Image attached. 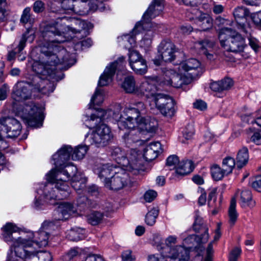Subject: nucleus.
<instances>
[{
	"mask_svg": "<svg viewBox=\"0 0 261 261\" xmlns=\"http://www.w3.org/2000/svg\"><path fill=\"white\" fill-rule=\"evenodd\" d=\"M44 39L46 42L41 47V51L46 56V63L45 64L40 61L33 63L32 69L37 75L34 77L32 85L38 91L47 94L53 91L49 81L54 79L55 66L60 64L68 68L72 63L67 50L55 44L63 42L64 40L48 38Z\"/></svg>",
	"mask_w": 261,
	"mask_h": 261,
	"instance_id": "nucleus-1",
	"label": "nucleus"
},
{
	"mask_svg": "<svg viewBox=\"0 0 261 261\" xmlns=\"http://www.w3.org/2000/svg\"><path fill=\"white\" fill-rule=\"evenodd\" d=\"M200 66V62L196 59L186 60L179 64L178 73L172 69H167L161 82L163 85L176 88L190 84L199 75Z\"/></svg>",
	"mask_w": 261,
	"mask_h": 261,
	"instance_id": "nucleus-2",
	"label": "nucleus"
},
{
	"mask_svg": "<svg viewBox=\"0 0 261 261\" xmlns=\"http://www.w3.org/2000/svg\"><path fill=\"white\" fill-rule=\"evenodd\" d=\"M80 173L77 172V168L72 164H66L57 169H52L47 174V180L56 184V188L61 192V196L54 195L49 196V198H58L64 199L69 195V187L67 181L71 178L77 177Z\"/></svg>",
	"mask_w": 261,
	"mask_h": 261,
	"instance_id": "nucleus-3",
	"label": "nucleus"
},
{
	"mask_svg": "<svg viewBox=\"0 0 261 261\" xmlns=\"http://www.w3.org/2000/svg\"><path fill=\"white\" fill-rule=\"evenodd\" d=\"M55 24L47 25L43 33L45 39L50 38L56 36H62L71 31L73 33H81L87 27L85 21L75 19L67 16L58 18Z\"/></svg>",
	"mask_w": 261,
	"mask_h": 261,
	"instance_id": "nucleus-4",
	"label": "nucleus"
},
{
	"mask_svg": "<svg viewBox=\"0 0 261 261\" xmlns=\"http://www.w3.org/2000/svg\"><path fill=\"white\" fill-rule=\"evenodd\" d=\"M51 225L52 223L44 222L40 229L32 234V238L19 237L14 241L22 248H25V251L29 253L30 255L35 257L40 248L47 245L49 239L48 230Z\"/></svg>",
	"mask_w": 261,
	"mask_h": 261,
	"instance_id": "nucleus-5",
	"label": "nucleus"
},
{
	"mask_svg": "<svg viewBox=\"0 0 261 261\" xmlns=\"http://www.w3.org/2000/svg\"><path fill=\"white\" fill-rule=\"evenodd\" d=\"M111 155L121 165L126 168V170L137 174L142 168L141 158L142 155L135 149H131L125 155L121 148L114 147L112 149Z\"/></svg>",
	"mask_w": 261,
	"mask_h": 261,
	"instance_id": "nucleus-6",
	"label": "nucleus"
},
{
	"mask_svg": "<svg viewBox=\"0 0 261 261\" xmlns=\"http://www.w3.org/2000/svg\"><path fill=\"white\" fill-rule=\"evenodd\" d=\"M219 39L221 46L229 51H242L246 46L244 38L230 28L221 29L219 32Z\"/></svg>",
	"mask_w": 261,
	"mask_h": 261,
	"instance_id": "nucleus-7",
	"label": "nucleus"
},
{
	"mask_svg": "<svg viewBox=\"0 0 261 261\" xmlns=\"http://www.w3.org/2000/svg\"><path fill=\"white\" fill-rule=\"evenodd\" d=\"M17 113L31 127H39L43 120L42 109L34 103L31 102L23 108H20Z\"/></svg>",
	"mask_w": 261,
	"mask_h": 261,
	"instance_id": "nucleus-8",
	"label": "nucleus"
},
{
	"mask_svg": "<svg viewBox=\"0 0 261 261\" xmlns=\"http://www.w3.org/2000/svg\"><path fill=\"white\" fill-rule=\"evenodd\" d=\"M113 138L110 128L102 124L88 133L86 137V142L90 144H94L97 147L105 146Z\"/></svg>",
	"mask_w": 261,
	"mask_h": 261,
	"instance_id": "nucleus-9",
	"label": "nucleus"
},
{
	"mask_svg": "<svg viewBox=\"0 0 261 261\" xmlns=\"http://www.w3.org/2000/svg\"><path fill=\"white\" fill-rule=\"evenodd\" d=\"M200 222V220L197 219L194 224L193 227L196 231H199L201 228L203 229L204 233L202 234V238H200L196 235H190L184 240L183 243L185 245H187L189 248H192L195 245V248L199 256L201 255L200 252H203L204 250L203 246L201 244L206 243L208 239L207 228L201 225Z\"/></svg>",
	"mask_w": 261,
	"mask_h": 261,
	"instance_id": "nucleus-10",
	"label": "nucleus"
},
{
	"mask_svg": "<svg viewBox=\"0 0 261 261\" xmlns=\"http://www.w3.org/2000/svg\"><path fill=\"white\" fill-rule=\"evenodd\" d=\"M150 105L151 109L156 108L162 115L167 117L170 118L175 114V102L168 96L158 94L154 98V101Z\"/></svg>",
	"mask_w": 261,
	"mask_h": 261,
	"instance_id": "nucleus-11",
	"label": "nucleus"
},
{
	"mask_svg": "<svg viewBox=\"0 0 261 261\" xmlns=\"http://www.w3.org/2000/svg\"><path fill=\"white\" fill-rule=\"evenodd\" d=\"M21 129V124L16 119L12 117L0 119V140L5 137H17L20 134Z\"/></svg>",
	"mask_w": 261,
	"mask_h": 261,
	"instance_id": "nucleus-12",
	"label": "nucleus"
},
{
	"mask_svg": "<svg viewBox=\"0 0 261 261\" xmlns=\"http://www.w3.org/2000/svg\"><path fill=\"white\" fill-rule=\"evenodd\" d=\"M125 169L120 167L114 171V174L111 176L110 181L106 182V187L108 188L118 190L126 186L130 181L128 174Z\"/></svg>",
	"mask_w": 261,
	"mask_h": 261,
	"instance_id": "nucleus-13",
	"label": "nucleus"
},
{
	"mask_svg": "<svg viewBox=\"0 0 261 261\" xmlns=\"http://www.w3.org/2000/svg\"><path fill=\"white\" fill-rule=\"evenodd\" d=\"M125 64V58L123 56L118 58L117 60L110 64L109 65L106 67L103 73L100 76L99 80V85L100 86L108 85L111 82L116 70H123Z\"/></svg>",
	"mask_w": 261,
	"mask_h": 261,
	"instance_id": "nucleus-14",
	"label": "nucleus"
},
{
	"mask_svg": "<svg viewBox=\"0 0 261 261\" xmlns=\"http://www.w3.org/2000/svg\"><path fill=\"white\" fill-rule=\"evenodd\" d=\"M158 53L160 57L153 60V63L156 66L160 65L162 60L165 62H171L175 59V45L170 41L164 40L159 46Z\"/></svg>",
	"mask_w": 261,
	"mask_h": 261,
	"instance_id": "nucleus-15",
	"label": "nucleus"
},
{
	"mask_svg": "<svg viewBox=\"0 0 261 261\" xmlns=\"http://www.w3.org/2000/svg\"><path fill=\"white\" fill-rule=\"evenodd\" d=\"M156 81V77H145V81L138 87L137 94L144 95L147 98L150 99V103H153L154 98L159 94L156 93L157 89L155 85Z\"/></svg>",
	"mask_w": 261,
	"mask_h": 261,
	"instance_id": "nucleus-16",
	"label": "nucleus"
},
{
	"mask_svg": "<svg viewBox=\"0 0 261 261\" xmlns=\"http://www.w3.org/2000/svg\"><path fill=\"white\" fill-rule=\"evenodd\" d=\"M32 86L27 82H18L14 87L12 97L17 101L29 99L31 96Z\"/></svg>",
	"mask_w": 261,
	"mask_h": 261,
	"instance_id": "nucleus-17",
	"label": "nucleus"
},
{
	"mask_svg": "<svg viewBox=\"0 0 261 261\" xmlns=\"http://www.w3.org/2000/svg\"><path fill=\"white\" fill-rule=\"evenodd\" d=\"M76 213V208L71 203H61L55 211V219L58 220H65L69 219Z\"/></svg>",
	"mask_w": 261,
	"mask_h": 261,
	"instance_id": "nucleus-18",
	"label": "nucleus"
},
{
	"mask_svg": "<svg viewBox=\"0 0 261 261\" xmlns=\"http://www.w3.org/2000/svg\"><path fill=\"white\" fill-rule=\"evenodd\" d=\"M167 256L170 261H189L190 258L189 251L181 245L170 248Z\"/></svg>",
	"mask_w": 261,
	"mask_h": 261,
	"instance_id": "nucleus-19",
	"label": "nucleus"
},
{
	"mask_svg": "<svg viewBox=\"0 0 261 261\" xmlns=\"http://www.w3.org/2000/svg\"><path fill=\"white\" fill-rule=\"evenodd\" d=\"M72 148L70 146L64 145L60 148L53 156V159L55 161V165L57 169L59 167L63 166L67 164V162L69 160L71 156V152Z\"/></svg>",
	"mask_w": 261,
	"mask_h": 261,
	"instance_id": "nucleus-20",
	"label": "nucleus"
},
{
	"mask_svg": "<svg viewBox=\"0 0 261 261\" xmlns=\"http://www.w3.org/2000/svg\"><path fill=\"white\" fill-rule=\"evenodd\" d=\"M29 254V253L25 251V248H22L14 241L11 246V251L9 254L6 261H24V258L30 259L34 257Z\"/></svg>",
	"mask_w": 261,
	"mask_h": 261,
	"instance_id": "nucleus-21",
	"label": "nucleus"
},
{
	"mask_svg": "<svg viewBox=\"0 0 261 261\" xmlns=\"http://www.w3.org/2000/svg\"><path fill=\"white\" fill-rule=\"evenodd\" d=\"M163 0H153L143 16L144 22L147 23L149 20L158 16L163 9Z\"/></svg>",
	"mask_w": 261,
	"mask_h": 261,
	"instance_id": "nucleus-22",
	"label": "nucleus"
},
{
	"mask_svg": "<svg viewBox=\"0 0 261 261\" xmlns=\"http://www.w3.org/2000/svg\"><path fill=\"white\" fill-rule=\"evenodd\" d=\"M214 42L208 39L198 41L195 44V47L199 50L200 54L205 55L210 60L214 59Z\"/></svg>",
	"mask_w": 261,
	"mask_h": 261,
	"instance_id": "nucleus-23",
	"label": "nucleus"
},
{
	"mask_svg": "<svg viewBox=\"0 0 261 261\" xmlns=\"http://www.w3.org/2000/svg\"><path fill=\"white\" fill-rule=\"evenodd\" d=\"M141 23L138 22L133 30L132 35L126 34L118 38L119 42L129 51L132 50L131 48L134 47L136 44V39L134 35L137 34L139 29L143 27Z\"/></svg>",
	"mask_w": 261,
	"mask_h": 261,
	"instance_id": "nucleus-24",
	"label": "nucleus"
},
{
	"mask_svg": "<svg viewBox=\"0 0 261 261\" xmlns=\"http://www.w3.org/2000/svg\"><path fill=\"white\" fill-rule=\"evenodd\" d=\"M117 168L110 164H100L95 169V172L101 179L103 180L106 185V182L110 180L109 176H112L114 173V171Z\"/></svg>",
	"mask_w": 261,
	"mask_h": 261,
	"instance_id": "nucleus-25",
	"label": "nucleus"
},
{
	"mask_svg": "<svg viewBox=\"0 0 261 261\" xmlns=\"http://www.w3.org/2000/svg\"><path fill=\"white\" fill-rule=\"evenodd\" d=\"M162 151L161 144L159 142H153L147 145L144 150L143 156L146 161L150 162L156 159Z\"/></svg>",
	"mask_w": 261,
	"mask_h": 261,
	"instance_id": "nucleus-26",
	"label": "nucleus"
},
{
	"mask_svg": "<svg viewBox=\"0 0 261 261\" xmlns=\"http://www.w3.org/2000/svg\"><path fill=\"white\" fill-rule=\"evenodd\" d=\"M158 126V122L154 118L144 119L141 118L140 120L139 125V134H141L143 131L149 133H153L155 131Z\"/></svg>",
	"mask_w": 261,
	"mask_h": 261,
	"instance_id": "nucleus-27",
	"label": "nucleus"
},
{
	"mask_svg": "<svg viewBox=\"0 0 261 261\" xmlns=\"http://www.w3.org/2000/svg\"><path fill=\"white\" fill-rule=\"evenodd\" d=\"M140 135L138 130H130L123 136L122 139L124 143L129 147L133 146L134 144H141L143 143Z\"/></svg>",
	"mask_w": 261,
	"mask_h": 261,
	"instance_id": "nucleus-28",
	"label": "nucleus"
},
{
	"mask_svg": "<svg viewBox=\"0 0 261 261\" xmlns=\"http://www.w3.org/2000/svg\"><path fill=\"white\" fill-rule=\"evenodd\" d=\"M199 15L196 17L195 22L201 30L203 31H207L213 26V20L210 16L205 13L198 12Z\"/></svg>",
	"mask_w": 261,
	"mask_h": 261,
	"instance_id": "nucleus-29",
	"label": "nucleus"
},
{
	"mask_svg": "<svg viewBox=\"0 0 261 261\" xmlns=\"http://www.w3.org/2000/svg\"><path fill=\"white\" fill-rule=\"evenodd\" d=\"M140 120H136L133 119H126L124 118L119 117L118 121V126L119 129H128L130 130H138Z\"/></svg>",
	"mask_w": 261,
	"mask_h": 261,
	"instance_id": "nucleus-30",
	"label": "nucleus"
},
{
	"mask_svg": "<svg viewBox=\"0 0 261 261\" xmlns=\"http://www.w3.org/2000/svg\"><path fill=\"white\" fill-rule=\"evenodd\" d=\"M248 15L249 11L245 7H238L234 10L233 15L238 23V28L239 30L242 31L241 29L240 28V24L249 25L248 23H245L246 22L245 17Z\"/></svg>",
	"mask_w": 261,
	"mask_h": 261,
	"instance_id": "nucleus-31",
	"label": "nucleus"
},
{
	"mask_svg": "<svg viewBox=\"0 0 261 261\" xmlns=\"http://www.w3.org/2000/svg\"><path fill=\"white\" fill-rule=\"evenodd\" d=\"M194 167L192 161L187 160L182 161L178 163L176 167L175 173L176 175H185L191 173Z\"/></svg>",
	"mask_w": 261,
	"mask_h": 261,
	"instance_id": "nucleus-32",
	"label": "nucleus"
},
{
	"mask_svg": "<svg viewBox=\"0 0 261 261\" xmlns=\"http://www.w3.org/2000/svg\"><path fill=\"white\" fill-rule=\"evenodd\" d=\"M240 28L242 30V32L244 33L246 35V37L248 38L249 44L251 47L255 51L257 52L259 48L258 45V41L251 36V29L249 25H245L244 24H240Z\"/></svg>",
	"mask_w": 261,
	"mask_h": 261,
	"instance_id": "nucleus-33",
	"label": "nucleus"
},
{
	"mask_svg": "<svg viewBox=\"0 0 261 261\" xmlns=\"http://www.w3.org/2000/svg\"><path fill=\"white\" fill-rule=\"evenodd\" d=\"M249 160L248 148L246 147H242L240 149L236 158V166L241 169L245 166Z\"/></svg>",
	"mask_w": 261,
	"mask_h": 261,
	"instance_id": "nucleus-34",
	"label": "nucleus"
},
{
	"mask_svg": "<svg viewBox=\"0 0 261 261\" xmlns=\"http://www.w3.org/2000/svg\"><path fill=\"white\" fill-rule=\"evenodd\" d=\"M3 237L7 242L12 241V233L19 231V228L12 223H7L2 228Z\"/></svg>",
	"mask_w": 261,
	"mask_h": 261,
	"instance_id": "nucleus-35",
	"label": "nucleus"
},
{
	"mask_svg": "<svg viewBox=\"0 0 261 261\" xmlns=\"http://www.w3.org/2000/svg\"><path fill=\"white\" fill-rule=\"evenodd\" d=\"M87 178L79 174L77 177H74L71 180V186L79 193H81L86 188Z\"/></svg>",
	"mask_w": 261,
	"mask_h": 261,
	"instance_id": "nucleus-36",
	"label": "nucleus"
},
{
	"mask_svg": "<svg viewBox=\"0 0 261 261\" xmlns=\"http://www.w3.org/2000/svg\"><path fill=\"white\" fill-rule=\"evenodd\" d=\"M122 87L126 93L137 94L138 87L136 86L135 79L132 76H128L125 78Z\"/></svg>",
	"mask_w": 261,
	"mask_h": 261,
	"instance_id": "nucleus-37",
	"label": "nucleus"
},
{
	"mask_svg": "<svg viewBox=\"0 0 261 261\" xmlns=\"http://www.w3.org/2000/svg\"><path fill=\"white\" fill-rule=\"evenodd\" d=\"M67 236L72 241H79L85 238V230L79 227L73 228L68 231Z\"/></svg>",
	"mask_w": 261,
	"mask_h": 261,
	"instance_id": "nucleus-38",
	"label": "nucleus"
},
{
	"mask_svg": "<svg viewBox=\"0 0 261 261\" xmlns=\"http://www.w3.org/2000/svg\"><path fill=\"white\" fill-rule=\"evenodd\" d=\"M120 117L124 118L126 119H133L139 120L142 118L139 115V112L136 108H127L124 110Z\"/></svg>",
	"mask_w": 261,
	"mask_h": 261,
	"instance_id": "nucleus-39",
	"label": "nucleus"
},
{
	"mask_svg": "<svg viewBox=\"0 0 261 261\" xmlns=\"http://www.w3.org/2000/svg\"><path fill=\"white\" fill-rule=\"evenodd\" d=\"M241 201L243 206L253 207L255 202L252 200L251 192L249 190H244L241 193Z\"/></svg>",
	"mask_w": 261,
	"mask_h": 261,
	"instance_id": "nucleus-40",
	"label": "nucleus"
},
{
	"mask_svg": "<svg viewBox=\"0 0 261 261\" xmlns=\"http://www.w3.org/2000/svg\"><path fill=\"white\" fill-rule=\"evenodd\" d=\"M194 134V129L192 125H189L182 131V136L179 137V141L184 144L191 140Z\"/></svg>",
	"mask_w": 261,
	"mask_h": 261,
	"instance_id": "nucleus-41",
	"label": "nucleus"
},
{
	"mask_svg": "<svg viewBox=\"0 0 261 261\" xmlns=\"http://www.w3.org/2000/svg\"><path fill=\"white\" fill-rule=\"evenodd\" d=\"M211 175L213 178L216 181L221 180L227 173L223 168H221L217 165H214L211 167Z\"/></svg>",
	"mask_w": 261,
	"mask_h": 261,
	"instance_id": "nucleus-42",
	"label": "nucleus"
},
{
	"mask_svg": "<svg viewBox=\"0 0 261 261\" xmlns=\"http://www.w3.org/2000/svg\"><path fill=\"white\" fill-rule=\"evenodd\" d=\"M137 74L143 75L147 71V65L145 59H142L139 63L134 64L133 66L130 67Z\"/></svg>",
	"mask_w": 261,
	"mask_h": 261,
	"instance_id": "nucleus-43",
	"label": "nucleus"
},
{
	"mask_svg": "<svg viewBox=\"0 0 261 261\" xmlns=\"http://www.w3.org/2000/svg\"><path fill=\"white\" fill-rule=\"evenodd\" d=\"M236 199L235 197H232L230 201V204L228 210L229 223L232 225L234 224L238 218V214L236 211Z\"/></svg>",
	"mask_w": 261,
	"mask_h": 261,
	"instance_id": "nucleus-44",
	"label": "nucleus"
},
{
	"mask_svg": "<svg viewBox=\"0 0 261 261\" xmlns=\"http://www.w3.org/2000/svg\"><path fill=\"white\" fill-rule=\"evenodd\" d=\"M103 101V95L102 92L99 90H96L91 97L89 107L90 109L94 108L95 106L100 105Z\"/></svg>",
	"mask_w": 261,
	"mask_h": 261,
	"instance_id": "nucleus-45",
	"label": "nucleus"
},
{
	"mask_svg": "<svg viewBox=\"0 0 261 261\" xmlns=\"http://www.w3.org/2000/svg\"><path fill=\"white\" fill-rule=\"evenodd\" d=\"M35 38L33 32L27 31L22 36L18 46V51L20 52L24 48L26 41L32 42Z\"/></svg>",
	"mask_w": 261,
	"mask_h": 261,
	"instance_id": "nucleus-46",
	"label": "nucleus"
},
{
	"mask_svg": "<svg viewBox=\"0 0 261 261\" xmlns=\"http://www.w3.org/2000/svg\"><path fill=\"white\" fill-rule=\"evenodd\" d=\"M88 147L87 146H79L72 150L71 158L73 160H79L83 159L87 151Z\"/></svg>",
	"mask_w": 261,
	"mask_h": 261,
	"instance_id": "nucleus-47",
	"label": "nucleus"
},
{
	"mask_svg": "<svg viewBox=\"0 0 261 261\" xmlns=\"http://www.w3.org/2000/svg\"><path fill=\"white\" fill-rule=\"evenodd\" d=\"M158 215L159 210L156 207H153L151 209L145 217V222L146 224L150 226L154 225Z\"/></svg>",
	"mask_w": 261,
	"mask_h": 261,
	"instance_id": "nucleus-48",
	"label": "nucleus"
},
{
	"mask_svg": "<svg viewBox=\"0 0 261 261\" xmlns=\"http://www.w3.org/2000/svg\"><path fill=\"white\" fill-rule=\"evenodd\" d=\"M236 165L234 160L229 156L224 159L222 162V168L228 175L232 172Z\"/></svg>",
	"mask_w": 261,
	"mask_h": 261,
	"instance_id": "nucleus-49",
	"label": "nucleus"
},
{
	"mask_svg": "<svg viewBox=\"0 0 261 261\" xmlns=\"http://www.w3.org/2000/svg\"><path fill=\"white\" fill-rule=\"evenodd\" d=\"M142 59H144L141 55L136 50H129L128 53V60L130 66H133L134 64L139 63Z\"/></svg>",
	"mask_w": 261,
	"mask_h": 261,
	"instance_id": "nucleus-50",
	"label": "nucleus"
},
{
	"mask_svg": "<svg viewBox=\"0 0 261 261\" xmlns=\"http://www.w3.org/2000/svg\"><path fill=\"white\" fill-rule=\"evenodd\" d=\"M46 178L47 179V177H46ZM47 180L50 184H55V189H54L53 186H51V185H50V186L49 185L46 186L48 188V189H51L50 191H47V193H45L44 197H45L46 201H48V202H49V201H50L53 199L60 200L61 199H59L57 197V198H49V196H53V194L55 195H56L61 196V192L57 189V188H56V184L54 182H50V181H48L47 179Z\"/></svg>",
	"mask_w": 261,
	"mask_h": 261,
	"instance_id": "nucleus-51",
	"label": "nucleus"
},
{
	"mask_svg": "<svg viewBox=\"0 0 261 261\" xmlns=\"http://www.w3.org/2000/svg\"><path fill=\"white\" fill-rule=\"evenodd\" d=\"M103 218V214L98 212L92 213L88 216V220L89 222L93 225H95L99 223Z\"/></svg>",
	"mask_w": 261,
	"mask_h": 261,
	"instance_id": "nucleus-52",
	"label": "nucleus"
},
{
	"mask_svg": "<svg viewBox=\"0 0 261 261\" xmlns=\"http://www.w3.org/2000/svg\"><path fill=\"white\" fill-rule=\"evenodd\" d=\"M112 113L111 111H106L100 109L97 111L96 114H92L91 116L90 119L91 120H94L96 119H99L100 120L108 118L107 114L110 115Z\"/></svg>",
	"mask_w": 261,
	"mask_h": 261,
	"instance_id": "nucleus-53",
	"label": "nucleus"
},
{
	"mask_svg": "<svg viewBox=\"0 0 261 261\" xmlns=\"http://www.w3.org/2000/svg\"><path fill=\"white\" fill-rule=\"evenodd\" d=\"M179 163V159L176 155H172L169 156L167 159L166 164L168 166L176 170V167Z\"/></svg>",
	"mask_w": 261,
	"mask_h": 261,
	"instance_id": "nucleus-54",
	"label": "nucleus"
},
{
	"mask_svg": "<svg viewBox=\"0 0 261 261\" xmlns=\"http://www.w3.org/2000/svg\"><path fill=\"white\" fill-rule=\"evenodd\" d=\"M177 242V237L176 236H169L165 240V243L168 247V250L171 247H174V246Z\"/></svg>",
	"mask_w": 261,
	"mask_h": 261,
	"instance_id": "nucleus-55",
	"label": "nucleus"
},
{
	"mask_svg": "<svg viewBox=\"0 0 261 261\" xmlns=\"http://www.w3.org/2000/svg\"><path fill=\"white\" fill-rule=\"evenodd\" d=\"M222 91L229 89L233 84L232 79L230 78H225L220 81Z\"/></svg>",
	"mask_w": 261,
	"mask_h": 261,
	"instance_id": "nucleus-56",
	"label": "nucleus"
},
{
	"mask_svg": "<svg viewBox=\"0 0 261 261\" xmlns=\"http://www.w3.org/2000/svg\"><path fill=\"white\" fill-rule=\"evenodd\" d=\"M157 193L154 190H148L146 191L144 195V198L146 202H150L156 197Z\"/></svg>",
	"mask_w": 261,
	"mask_h": 261,
	"instance_id": "nucleus-57",
	"label": "nucleus"
},
{
	"mask_svg": "<svg viewBox=\"0 0 261 261\" xmlns=\"http://www.w3.org/2000/svg\"><path fill=\"white\" fill-rule=\"evenodd\" d=\"M152 37V33L151 32H147L144 36L143 39L141 41L142 46H148L151 42V38Z\"/></svg>",
	"mask_w": 261,
	"mask_h": 261,
	"instance_id": "nucleus-58",
	"label": "nucleus"
},
{
	"mask_svg": "<svg viewBox=\"0 0 261 261\" xmlns=\"http://www.w3.org/2000/svg\"><path fill=\"white\" fill-rule=\"evenodd\" d=\"M148 261H170L167 256H164L160 254H153L148 256Z\"/></svg>",
	"mask_w": 261,
	"mask_h": 261,
	"instance_id": "nucleus-59",
	"label": "nucleus"
},
{
	"mask_svg": "<svg viewBox=\"0 0 261 261\" xmlns=\"http://www.w3.org/2000/svg\"><path fill=\"white\" fill-rule=\"evenodd\" d=\"M36 259L39 261H51L52 256L50 253L44 252L41 253L38 256L36 257Z\"/></svg>",
	"mask_w": 261,
	"mask_h": 261,
	"instance_id": "nucleus-60",
	"label": "nucleus"
},
{
	"mask_svg": "<svg viewBox=\"0 0 261 261\" xmlns=\"http://www.w3.org/2000/svg\"><path fill=\"white\" fill-rule=\"evenodd\" d=\"M241 249L236 247L230 253L229 256V261H237L240 254H241Z\"/></svg>",
	"mask_w": 261,
	"mask_h": 261,
	"instance_id": "nucleus-61",
	"label": "nucleus"
},
{
	"mask_svg": "<svg viewBox=\"0 0 261 261\" xmlns=\"http://www.w3.org/2000/svg\"><path fill=\"white\" fill-rule=\"evenodd\" d=\"M122 258L123 261H135V257L132 255V252L129 250L123 252Z\"/></svg>",
	"mask_w": 261,
	"mask_h": 261,
	"instance_id": "nucleus-62",
	"label": "nucleus"
},
{
	"mask_svg": "<svg viewBox=\"0 0 261 261\" xmlns=\"http://www.w3.org/2000/svg\"><path fill=\"white\" fill-rule=\"evenodd\" d=\"M251 186L255 190L261 192V176L256 177L255 180L251 183Z\"/></svg>",
	"mask_w": 261,
	"mask_h": 261,
	"instance_id": "nucleus-63",
	"label": "nucleus"
},
{
	"mask_svg": "<svg viewBox=\"0 0 261 261\" xmlns=\"http://www.w3.org/2000/svg\"><path fill=\"white\" fill-rule=\"evenodd\" d=\"M251 18L254 23L261 28V11L253 14Z\"/></svg>",
	"mask_w": 261,
	"mask_h": 261,
	"instance_id": "nucleus-64",
	"label": "nucleus"
}]
</instances>
